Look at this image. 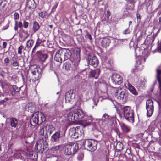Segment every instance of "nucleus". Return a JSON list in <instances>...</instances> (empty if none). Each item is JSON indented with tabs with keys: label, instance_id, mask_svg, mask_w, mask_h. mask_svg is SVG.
Returning <instances> with one entry per match:
<instances>
[{
	"label": "nucleus",
	"instance_id": "obj_10",
	"mask_svg": "<svg viewBox=\"0 0 161 161\" xmlns=\"http://www.w3.org/2000/svg\"><path fill=\"white\" fill-rule=\"evenodd\" d=\"M111 79L112 82L115 84L120 85L123 82L122 77L120 75L118 74H113L111 76Z\"/></svg>",
	"mask_w": 161,
	"mask_h": 161
},
{
	"label": "nucleus",
	"instance_id": "obj_54",
	"mask_svg": "<svg viewBox=\"0 0 161 161\" xmlns=\"http://www.w3.org/2000/svg\"><path fill=\"white\" fill-rule=\"evenodd\" d=\"M58 3H56L53 7H52V11H53L55 10L56 8H57Z\"/></svg>",
	"mask_w": 161,
	"mask_h": 161
},
{
	"label": "nucleus",
	"instance_id": "obj_21",
	"mask_svg": "<svg viewBox=\"0 0 161 161\" xmlns=\"http://www.w3.org/2000/svg\"><path fill=\"white\" fill-rule=\"evenodd\" d=\"M100 70L99 69L92 70L90 72L89 76L90 77H94L96 79L98 78L100 73Z\"/></svg>",
	"mask_w": 161,
	"mask_h": 161
},
{
	"label": "nucleus",
	"instance_id": "obj_6",
	"mask_svg": "<svg viewBox=\"0 0 161 161\" xmlns=\"http://www.w3.org/2000/svg\"><path fill=\"white\" fill-rule=\"evenodd\" d=\"M78 149V144L72 142L65 146L64 148V153L66 155H70L75 153Z\"/></svg>",
	"mask_w": 161,
	"mask_h": 161
},
{
	"label": "nucleus",
	"instance_id": "obj_38",
	"mask_svg": "<svg viewBox=\"0 0 161 161\" xmlns=\"http://www.w3.org/2000/svg\"><path fill=\"white\" fill-rule=\"evenodd\" d=\"M47 13L46 11H41L38 13L39 16L42 18L43 19L47 15Z\"/></svg>",
	"mask_w": 161,
	"mask_h": 161
},
{
	"label": "nucleus",
	"instance_id": "obj_31",
	"mask_svg": "<svg viewBox=\"0 0 161 161\" xmlns=\"http://www.w3.org/2000/svg\"><path fill=\"white\" fill-rule=\"evenodd\" d=\"M40 28L39 23L36 21H34L32 25V30L34 33L38 31Z\"/></svg>",
	"mask_w": 161,
	"mask_h": 161
},
{
	"label": "nucleus",
	"instance_id": "obj_11",
	"mask_svg": "<svg viewBox=\"0 0 161 161\" xmlns=\"http://www.w3.org/2000/svg\"><path fill=\"white\" fill-rule=\"evenodd\" d=\"M153 103L151 100H148L147 101L146 108L147 110V116H151L153 111Z\"/></svg>",
	"mask_w": 161,
	"mask_h": 161
},
{
	"label": "nucleus",
	"instance_id": "obj_62",
	"mask_svg": "<svg viewBox=\"0 0 161 161\" xmlns=\"http://www.w3.org/2000/svg\"><path fill=\"white\" fill-rule=\"evenodd\" d=\"M6 3H5V4H3V6L2 7V8H4L5 5H6Z\"/></svg>",
	"mask_w": 161,
	"mask_h": 161
},
{
	"label": "nucleus",
	"instance_id": "obj_64",
	"mask_svg": "<svg viewBox=\"0 0 161 161\" xmlns=\"http://www.w3.org/2000/svg\"><path fill=\"white\" fill-rule=\"evenodd\" d=\"M79 31L80 32H81V34H82V29H79Z\"/></svg>",
	"mask_w": 161,
	"mask_h": 161
},
{
	"label": "nucleus",
	"instance_id": "obj_9",
	"mask_svg": "<svg viewBox=\"0 0 161 161\" xmlns=\"http://www.w3.org/2000/svg\"><path fill=\"white\" fill-rule=\"evenodd\" d=\"M36 59L38 61L44 62L48 58V56L44 51H39L36 53Z\"/></svg>",
	"mask_w": 161,
	"mask_h": 161
},
{
	"label": "nucleus",
	"instance_id": "obj_44",
	"mask_svg": "<svg viewBox=\"0 0 161 161\" xmlns=\"http://www.w3.org/2000/svg\"><path fill=\"white\" fill-rule=\"evenodd\" d=\"M23 27L26 29L28 28L29 25V23L28 22L24 20L23 21Z\"/></svg>",
	"mask_w": 161,
	"mask_h": 161
},
{
	"label": "nucleus",
	"instance_id": "obj_24",
	"mask_svg": "<svg viewBox=\"0 0 161 161\" xmlns=\"http://www.w3.org/2000/svg\"><path fill=\"white\" fill-rule=\"evenodd\" d=\"M26 5L30 10L34 9L36 7V4L34 0H27Z\"/></svg>",
	"mask_w": 161,
	"mask_h": 161
},
{
	"label": "nucleus",
	"instance_id": "obj_60",
	"mask_svg": "<svg viewBox=\"0 0 161 161\" xmlns=\"http://www.w3.org/2000/svg\"><path fill=\"white\" fill-rule=\"evenodd\" d=\"M37 47L36 46V45H35L34 47L32 49V53H33L34 52V51L35 50L36 48Z\"/></svg>",
	"mask_w": 161,
	"mask_h": 161
},
{
	"label": "nucleus",
	"instance_id": "obj_13",
	"mask_svg": "<svg viewBox=\"0 0 161 161\" xmlns=\"http://www.w3.org/2000/svg\"><path fill=\"white\" fill-rule=\"evenodd\" d=\"M87 61L89 64L95 68L98 66L99 64V61L97 58L94 56H92L89 55L88 56Z\"/></svg>",
	"mask_w": 161,
	"mask_h": 161
},
{
	"label": "nucleus",
	"instance_id": "obj_26",
	"mask_svg": "<svg viewBox=\"0 0 161 161\" xmlns=\"http://www.w3.org/2000/svg\"><path fill=\"white\" fill-rule=\"evenodd\" d=\"M156 72V77L158 83V88L161 93V70L157 69Z\"/></svg>",
	"mask_w": 161,
	"mask_h": 161
},
{
	"label": "nucleus",
	"instance_id": "obj_49",
	"mask_svg": "<svg viewBox=\"0 0 161 161\" xmlns=\"http://www.w3.org/2000/svg\"><path fill=\"white\" fill-rule=\"evenodd\" d=\"M123 34H128L130 33V31L128 28L126 29L125 30L123 31Z\"/></svg>",
	"mask_w": 161,
	"mask_h": 161
},
{
	"label": "nucleus",
	"instance_id": "obj_37",
	"mask_svg": "<svg viewBox=\"0 0 161 161\" xmlns=\"http://www.w3.org/2000/svg\"><path fill=\"white\" fill-rule=\"evenodd\" d=\"M10 65H12L14 67V69H18L19 63L17 60H13V62H11Z\"/></svg>",
	"mask_w": 161,
	"mask_h": 161
},
{
	"label": "nucleus",
	"instance_id": "obj_30",
	"mask_svg": "<svg viewBox=\"0 0 161 161\" xmlns=\"http://www.w3.org/2000/svg\"><path fill=\"white\" fill-rule=\"evenodd\" d=\"M26 109L28 112L33 113L36 110V107L34 105L31 104H29L26 106Z\"/></svg>",
	"mask_w": 161,
	"mask_h": 161
},
{
	"label": "nucleus",
	"instance_id": "obj_28",
	"mask_svg": "<svg viewBox=\"0 0 161 161\" xmlns=\"http://www.w3.org/2000/svg\"><path fill=\"white\" fill-rule=\"evenodd\" d=\"M20 90V88L15 85L12 86V89L10 90L11 94L12 96L18 94Z\"/></svg>",
	"mask_w": 161,
	"mask_h": 161
},
{
	"label": "nucleus",
	"instance_id": "obj_25",
	"mask_svg": "<svg viewBox=\"0 0 161 161\" xmlns=\"http://www.w3.org/2000/svg\"><path fill=\"white\" fill-rule=\"evenodd\" d=\"M67 118L69 121L72 122L77 121L76 119L75 111L70 112L68 114L67 116Z\"/></svg>",
	"mask_w": 161,
	"mask_h": 161
},
{
	"label": "nucleus",
	"instance_id": "obj_56",
	"mask_svg": "<svg viewBox=\"0 0 161 161\" xmlns=\"http://www.w3.org/2000/svg\"><path fill=\"white\" fill-rule=\"evenodd\" d=\"M136 17L138 21L139 20V22H140L141 20V17L140 15L137 13L136 14Z\"/></svg>",
	"mask_w": 161,
	"mask_h": 161
},
{
	"label": "nucleus",
	"instance_id": "obj_53",
	"mask_svg": "<svg viewBox=\"0 0 161 161\" xmlns=\"http://www.w3.org/2000/svg\"><path fill=\"white\" fill-rule=\"evenodd\" d=\"M10 59L8 57H6L4 59V62L6 64H8L9 63Z\"/></svg>",
	"mask_w": 161,
	"mask_h": 161
},
{
	"label": "nucleus",
	"instance_id": "obj_34",
	"mask_svg": "<svg viewBox=\"0 0 161 161\" xmlns=\"http://www.w3.org/2000/svg\"><path fill=\"white\" fill-rule=\"evenodd\" d=\"M47 133L51 134L55 130V127L52 125H48L46 127Z\"/></svg>",
	"mask_w": 161,
	"mask_h": 161
},
{
	"label": "nucleus",
	"instance_id": "obj_8",
	"mask_svg": "<svg viewBox=\"0 0 161 161\" xmlns=\"http://www.w3.org/2000/svg\"><path fill=\"white\" fill-rule=\"evenodd\" d=\"M72 64L69 63H65L64 64L63 67L67 71H75L77 69L79 65L78 64H75L74 61L71 60Z\"/></svg>",
	"mask_w": 161,
	"mask_h": 161
},
{
	"label": "nucleus",
	"instance_id": "obj_23",
	"mask_svg": "<svg viewBox=\"0 0 161 161\" xmlns=\"http://www.w3.org/2000/svg\"><path fill=\"white\" fill-rule=\"evenodd\" d=\"M125 156L127 159H131L132 157V161H137L136 159L135 160L134 159V158H136V156L135 155H132L131 153V149H127L125 153Z\"/></svg>",
	"mask_w": 161,
	"mask_h": 161
},
{
	"label": "nucleus",
	"instance_id": "obj_51",
	"mask_svg": "<svg viewBox=\"0 0 161 161\" xmlns=\"http://www.w3.org/2000/svg\"><path fill=\"white\" fill-rule=\"evenodd\" d=\"M8 100V99L7 98H5L4 99L0 101V103L1 104H3Z\"/></svg>",
	"mask_w": 161,
	"mask_h": 161
},
{
	"label": "nucleus",
	"instance_id": "obj_27",
	"mask_svg": "<svg viewBox=\"0 0 161 161\" xmlns=\"http://www.w3.org/2000/svg\"><path fill=\"white\" fill-rule=\"evenodd\" d=\"M119 125L123 132L127 133L130 131V128L129 126L122 123H120Z\"/></svg>",
	"mask_w": 161,
	"mask_h": 161
},
{
	"label": "nucleus",
	"instance_id": "obj_14",
	"mask_svg": "<svg viewBox=\"0 0 161 161\" xmlns=\"http://www.w3.org/2000/svg\"><path fill=\"white\" fill-rule=\"evenodd\" d=\"M30 71L31 74L32 75V78H33V80L36 81L37 80L38 77L37 76V74H38L37 73L38 69L37 66L35 65H32L30 67Z\"/></svg>",
	"mask_w": 161,
	"mask_h": 161
},
{
	"label": "nucleus",
	"instance_id": "obj_41",
	"mask_svg": "<svg viewBox=\"0 0 161 161\" xmlns=\"http://www.w3.org/2000/svg\"><path fill=\"white\" fill-rule=\"evenodd\" d=\"M8 71V70H7ZM9 71L5 72V70L3 69L0 72V75L3 78H5L7 75L9 73Z\"/></svg>",
	"mask_w": 161,
	"mask_h": 161
},
{
	"label": "nucleus",
	"instance_id": "obj_55",
	"mask_svg": "<svg viewBox=\"0 0 161 161\" xmlns=\"http://www.w3.org/2000/svg\"><path fill=\"white\" fill-rule=\"evenodd\" d=\"M111 15V13L110 11L108 10L107 11L106 17L107 19H108L109 16Z\"/></svg>",
	"mask_w": 161,
	"mask_h": 161
},
{
	"label": "nucleus",
	"instance_id": "obj_3",
	"mask_svg": "<svg viewBox=\"0 0 161 161\" xmlns=\"http://www.w3.org/2000/svg\"><path fill=\"white\" fill-rule=\"evenodd\" d=\"M123 114V117L125 119L131 123L134 121V112L133 110L129 106H125L121 108Z\"/></svg>",
	"mask_w": 161,
	"mask_h": 161
},
{
	"label": "nucleus",
	"instance_id": "obj_1",
	"mask_svg": "<svg viewBox=\"0 0 161 161\" xmlns=\"http://www.w3.org/2000/svg\"><path fill=\"white\" fill-rule=\"evenodd\" d=\"M111 91L114 93L115 98L119 102L125 103L128 98V94L125 89L122 90L119 87H112Z\"/></svg>",
	"mask_w": 161,
	"mask_h": 161
},
{
	"label": "nucleus",
	"instance_id": "obj_43",
	"mask_svg": "<svg viewBox=\"0 0 161 161\" xmlns=\"http://www.w3.org/2000/svg\"><path fill=\"white\" fill-rule=\"evenodd\" d=\"M134 3H133L132 4V5H128L126 9L128 10H131L132 11L134 9Z\"/></svg>",
	"mask_w": 161,
	"mask_h": 161
},
{
	"label": "nucleus",
	"instance_id": "obj_57",
	"mask_svg": "<svg viewBox=\"0 0 161 161\" xmlns=\"http://www.w3.org/2000/svg\"><path fill=\"white\" fill-rule=\"evenodd\" d=\"M126 3H128L132 4L133 3H135L134 0H125Z\"/></svg>",
	"mask_w": 161,
	"mask_h": 161
},
{
	"label": "nucleus",
	"instance_id": "obj_40",
	"mask_svg": "<svg viewBox=\"0 0 161 161\" xmlns=\"http://www.w3.org/2000/svg\"><path fill=\"white\" fill-rule=\"evenodd\" d=\"M84 32L85 34V36L86 37L88 38L90 40H91L92 39V37L91 35L89 34L88 31L86 30H85L84 31Z\"/></svg>",
	"mask_w": 161,
	"mask_h": 161
},
{
	"label": "nucleus",
	"instance_id": "obj_52",
	"mask_svg": "<svg viewBox=\"0 0 161 161\" xmlns=\"http://www.w3.org/2000/svg\"><path fill=\"white\" fill-rule=\"evenodd\" d=\"M83 158V154H81L79 155L78 157V159L80 160H82Z\"/></svg>",
	"mask_w": 161,
	"mask_h": 161
},
{
	"label": "nucleus",
	"instance_id": "obj_46",
	"mask_svg": "<svg viewBox=\"0 0 161 161\" xmlns=\"http://www.w3.org/2000/svg\"><path fill=\"white\" fill-rule=\"evenodd\" d=\"M42 41L41 40H40L39 38L37 39L35 45L36 46H39L40 44L42 43Z\"/></svg>",
	"mask_w": 161,
	"mask_h": 161
},
{
	"label": "nucleus",
	"instance_id": "obj_12",
	"mask_svg": "<svg viewBox=\"0 0 161 161\" xmlns=\"http://www.w3.org/2000/svg\"><path fill=\"white\" fill-rule=\"evenodd\" d=\"M80 49L79 48L75 49L73 51V58L71 60L74 61L75 64H79L80 61Z\"/></svg>",
	"mask_w": 161,
	"mask_h": 161
},
{
	"label": "nucleus",
	"instance_id": "obj_48",
	"mask_svg": "<svg viewBox=\"0 0 161 161\" xmlns=\"http://www.w3.org/2000/svg\"><path fill=\"white\" fill-rule=\"evenodd\" d=\"M44 128L43 126H40V128L39 133L41 135H43L44 133Z\"/></svg>",
	"mask_w": 161,
	"mask_h": 161
},
{
	"label": "nucleus",
	"instance_id": "obj_17",
	"mask_svg": "<svg viewBox=\"0 0 161 161\" xmlns=\"http://www.w3.org/2000/svg\"><path fill=\"white\" fill-rule=\"evenodd\" d=\"M74 111L77 121L83 118L85 115V113L82 110L77 109Z\"/></svg>",
	"mask_w": 161,
	"mask_h": 161
},
{
	"label": "nucleus",
	"instance_id": "obj_36",
	"mask_svg": "<svg viewBox=\"0 0 161 161\" xmlns=\"http://www.w3.org/2000/svg\"><path fill=\"white\" fill-rule=\"evenodd\" d=\"M34 41L32 39H30L26 42V47L27 48H31L33 45Z\"/></svg>",
	"mask_w": 161,
	"mask_h": 161
},
{
	"label": "nucleus",
	"instance_id": "obj_32",
	"mask_svg": "<svg viewBox=\"0 0 161 161\" xmlns=\"http://www.w3.org/2000/svg\"><path fill=\"white\" fill-rule=\"evenodd\" d=\"M21 21L18 22L17 21H15V26L14 29L15 31L18 30V28L21 29L23 28V25Z\"/></svg>",
	"mask_w": 161,
	"mask_h": 161
},
{
	"label": "nucleus",
	"instance_id": "obj_39",
	"mask_svg": "<svg viewBox=\"0 0 161 161\" xmlns=\"http://www.w3.org/2000/svg\"><path fill=\"white\" fill-rule=\"evenodd\" d=\"M123 144L120 142H118L116 146V148L117 150L120 151L123 149Z\"/></svg>",
	"mask_w": 161,
	"mask_h": 161
},
{
	"label": "nucleus",
	"instance_id": "obj_45",
	"mask_svg": "<svg viewBox=\"0 0 161 161\" xmlns=\"http://www.w3.org/2000/svg\"><path fill=\"white\" fill-rule=\"evenodd\" d=\"M21 32L22 33H24L26 35L25 36L26 38H27L29 36V34L28 33V32L27 31H26L24 29H21Z\"/></svg>",
	"mask_w": 161,
	"mask_h": 161
},
{
	"label": "nucleus",
	"instance_id": "obj_42",
	"mask_svg": "<svg viewBox=\"0 0 161 161\" xmlns=\"http://www.w3.org/2000/svg\"><path fill=\"white\" fill-rule=\"evenodd\" d=\"M24 47L23 46L21 45L18 49V53L20 55H21L22 53V50L23 49Z\"/></svg>",
	"mask_w": 161,
	"mask_h": 161
},
{
	"label": "nucleus",
	"instance_id": "obj_47",
	"mask_svg": "<svg viewBox=\"0 0 161 161\" xmlns=\"http://www.w3.org/2000/svg\"><path fill=\"white\" fill-rule=\"evenodd\" d=\"M19 15L17 12H15L14 15V19L15 20H16L19 19Z\"/></svg>",
	"mask_w": 161,
	"mask_h": 161
},
{
	"label": "nucleus",
	"instance_id": "obj_20",
	"mask_svg": "<svg viewBox=\"0 0 161 161\" xmlns=\"http://www.w3.org/2000/svg\"><path fill=\"white\" fill-rule=\"evenodd\" d=\"M61 55H62V51L61 49L56 52L54 58V60L56 62H58L59 64H61L62 61Z\"/></svg>",
	"mask_w": 161,
	"mask_h": 161
},
{
	"label": "nucleus",
	"instance_id": "obj_29",
	"mask_svg": "<svg viewBox=\"0 0 161 161\" xmlns=\"http://www.w3.org/2000/svg\"><path fill=\"white\" fill-rule=\"evenodd\" d=\"M128 86V89L130 93L135 96H136L138 95V93L137 91H136L135 87L132 86L131 84L129 83Z\"/></svg>",
	"mask_w": 161,
	"mask_h": 161
},
{
	"label": "nucleus",
	"instance_id": "obj_63",
	"mask_svg": "<svg viewBox=\"0 0 161 161\" xmlns=\"http://www.w3.org/2000/svg\"><path fill=\"white\" fill-rule=\"evenodd\" d=\"M49 53L51 54V56H52V57L53 56V54L52 53V52H49Z\"/></svg>",
	"mask_w": 161,
	"mask_h": 161
},
{
	"label": "nucleus",
	"instance_id": "obj_22",
	"mask_svg": "<svg viewBox=\"0 0 161 161\" xmlns=\"http://www.w3.org/2000/svg\"><path fill=\"white\" fill-rule=\"evenodd\" d=\"M93 119L91 116H87L85 119L82 121V123L83 124H81L84 126V127L87 125H89L92 121Z\"/></svg>",
	"mask_w": 161,
	"mask_h": 161
},
{
	"label": "nucleus",
	"instance_id": "obj_4",
	"mask_svg": "<svg viewBox=\"0 0 161 161\" xmlns=\"http://www.w3.org/2000/svg\"><path fill=\"white\" fill-rule=\"evenodd\" d=\"M97 145V142L92 139H85L82 142V145L85 149L92 152L96 150Z\"/></svg>",
	"mask_w": 161,
	"mask_h": 161
},
{
	"label": "nucleus",
	"instance_id": "obj_19",
	"mask_svg": "<svg viewBox=\"0 0 161 161\" xmlns=\"http://www.w3.org/2000/svg\"><path fill=\"white\" fill-rule=\"evenodd\" d=\"M110 42V38L107 37H104L102 38L101 41V46L103 48H106L109 46Z\"/></svg>",
	"mask_w": 161,
	"mask_h": 161
},
{
	"label": "nucleus",
	"instance_id": "obj_2",
	"mask_svg": "<svg viewBox=\"0 0 161 161\" xmlns=\"http://www.w3.org/2000/svg\"><path fill=\"white\" fill-rule=\"evenodd\" d=\"M46 120V117L42 112H38L34 114L30 120V124L31 127H35L40 124Z\"/></svg>",
	"mask_w": 161,
	"mask_h": 161
},
{
	"label": "nucleus",
	"instance_id": "obj_15",
	"mask_svg": "<svg viewBox=\"0 0 161 161\" xmlns=\"http://www.w3.org/2000/svg\"><path fill=\"white\" fill-rule=\"evenodd\" d=\"M62 55L64 56V61L68 60L69 58L72 55L71 51L69 49L66 48H62Z\"/></svg>",
	"mask_w": 161,
	"mask_h": 161
},
{
	"label": "nucleus",
	"instance_id": "obj_58",
	"mask_svg": "<svg viewBox=\"0 0 161 161\" xmlns=\"http://www.w3.org/2000/svg\"><path fill=\"white\" fill-rule=\"evenodd\" d=\"M159 20V24L160 25L159 30H161V17H159L158 19Z\"/></svg>",
	"mask_w": 161,
	"mask_h": 161
},
{
	"label": "nucleus",
	"instance_id": "obj_61",
	"mask_svg": "<svg viewBox=\"0 0 161 161\" xmlns=\"http://www.w3.org/2000/svg\"><path fill=\"white\" fill-rule=\"evenodd\" d=\"M1 87L3 89L4 88V85L3 84V83H1Z\"/></svg>",
	"mask_w": 161,
	"mask_h": 161
},
{
	"label": "nucleus",
	"instance_id": "obj_33",
	"mask_svg": "<svg viewBox=\"0 0 161 161\" xmlns=\"http://www.w3.org/2000/svg\"><path fill=\"white\" fill-rule=\"evenodd\" d=\"M155 38V37L154 35H149L147 37V40L149 44H152L153 43Z\"/></svg>",
	"mask_w": 161,
	"mask_h": 161
},
{
	"label": "nucleus",
	"instance_id": "obj_50",
	"mask_svg": "<svg viewBox=\"0 0 161 161\" xmlns=\"http://www.w3.org/2000/svg\"><path fill=\"white\" fill-rule=\"evenodd\" d=\"M9 23H8L5 26L3 27L2 30H4L7 29L9 27Z\"/></svg>",
	"mask_w": 161,
	"mask_h": 161
},
{
	"label": "nucleus",
	"instance_id": "obj_18",
	"mask_svg": "<svg viewBox=\"0 0 161 161\" xmlns=\"http://www.w3.org/2000/svg\"><path fill=\"white\" fill-rule=\"evenodd\" d=\"M73 91L71 90L68 91L65 93V101L66 103H70L72 99L74 97L73 96Z\"/></svg>",
	"mask_w": 161,
	"mask_h": 161
},
{
	"label": "nucleus",
	"instance_id": "obj_16",
	"mask_svg": "<svg viewBox=\"0 0 161 161\" xmlns=\"http://www.w3.org/2000/svg\"><path fill=\"white\" fill-rule=\"evenodd\" d=\"M10 126L12 128H17L18 126V119L14 117L10 118L8 119Z\"/></svg>",
	"mask_w": 161,
	"mask_h": 161
},
{
	"label": "nucleus",
	"instance_id": "obj_35",
	"mask_svg": "<svg viewBox=\"0 0 161 161\" xmlns=\"http://www.w3.org/2000/svg\"><path fill=\"white\" fill-rule=\"evenodd\" d=\"M63 146L62 145H58V146H55L53 147L51 150L54 152L56 153L57 151L59 150L60 149H62L63 147Z\"/></svg>",
	"mask_w": 161,
	"mask_h": 161
},
{
	"label": "nucleus",
	"instance_id": "obj_5",
	"mask_svg": "<svg viewBox=\"0 0 161 161\" xmlns=\"http://www.w3.org/2000/svg\"><path fill=\"white\" fill-rule=\"evenodd\" d=\"M84 126L79 125L76 127H73L70 128L69 130V134L72 138L76 139L82 135L84 133L83 129Z\"/></svg>",
	"mask_w": 161,
	"mask_h": 161
},
{
	"label": "nucleus",
	"instance_id": "obj_7",
	"mask_svg": "<svg viewBox=\"0 0 161 161\" xmlns=\"http://www.w3.org/2000/svg\"><path fill=\"white\" fill-rule=\"evenodd\" d=\"M66 129H62V131L59 130L51 136L52 140L55 142H58L60 139L65 136Z\"/></svg>",
	"mask_w": 161,
	"mask_h": 161
},
{
	"label": "nucleus",
	"instance_id": "obj_59",
	"mask_svg": "<svg viewBox=\"0 0 161 161\" xmlns=\"http://www.w3.org/2000/svg\"><path fill=\"white\" fill-rule=\"evenodd\" d=\"M7 43L6 42H3V48H5L7 46Z\"/></svg>",
	"mask_w": 161,
	"mask_h": 161
}]
</instances>
